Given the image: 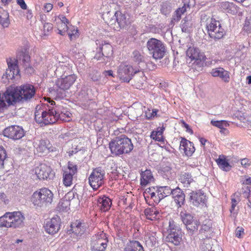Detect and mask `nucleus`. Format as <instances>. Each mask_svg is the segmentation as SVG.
I'll use <instances>...</instances> for the list:
<instances>
[{
	"label": "nucleus",
	"instance_id": "f257e3e1",
	"mask_svg": "<svg viewBox=\"0 0 251 251\" xmlns=\"http://www.w3.org/2000/svg\"><path fill=\"white\" fill-rule=\"evenodd\" d=\"M50 105L47 107L44 105L36 106L34 118L36 122L41 126H45L56 123L58 120L65 122L71 120L72 114L66 109L56 105L55 102L48 98Z\"/></svg>",
	"mask_w": 251,
	"mask_h": 251
},
{
	"label": "nucleus",
	"instance_id": "f03ea898",
	"mask_svg": "<svg viewBox=\"0 0 251 251\" xmlns=\"http://www.w3.org/2000/svg\"><path fill=\"white\" fill-rule=\"evenodd\" d=\"M111 153L115 155L128 153L133 149V145L130 139L125 135L117 137L109 144Z\"/></svg>",
	"mask_w": 251,
	"mask_h": 251
},
{
	"label": "nucleus",
	"instance_id": "7ed1b4c3",
	"mask_svg": "<svg viewBox=\"0 0 251 251\" xmlns=\"http://www.w3.org/2000/svg\"><path fill=\"white\" fill-rule=\"evenodd\" d=\"M53 198L52 192L47 188H43L33 193L31 201L36 207H46L52 203Z\"/></svg>",
	"mask_w": 251,
	"mask_h": 251
},
{
	"label": "nucleus",
	"instance_id": "20e7f679",
	"mask_svg": "<svg viewBox=\"0 0 251 251\" xmlns=\"http://www.w3.org/2000/svg\"><path fill=\"white\" fill-rule=\"evenodd\" d=\"M25 217L20 211L6 213L0 217V226L18 228L24 225Z\"/></svg>",
	"mask_w": 251,
	"mask_h": 251
},
{
	"label": "nucleus",
	"instance_id": "39448f33",
	"mask_svg": "<svg viewBox=\"0 0 251 251\" xmlns=\"http://www.w3.org/2000/svg\"><path fill=\"white\" fill-rule=\"evenodd\" d=\"M147 47L150 54L155 59H161L165 55L166 48L162 41L156 38H150L147 43Z\"/></svg>",
	"mask_w": 251,
	"mask_h": 251
},
{
	"label": "nucleus",
	"instance_id": "423d86ee",
	"mask_svg": "<svg viewBox=\"0 0 251 251\" xmlns=\"http://www.w3.org/2000/svg\"><path fill=\"white\" fill-rule=\"evenodd\" d=\"M108 242L107 235L100 231L93 235L89 244L91 251H105Z\"/></svg>",
	"mask_w": 251,
	"mask_h": 251
},
{
	"label": "nucleus",
	"instance_id": "0eeeda50",
	"mask_svg": "<svg viewBox=\"0 0 251 251\" xmlns=\"http://www.w3.org/2000/svg\"><path fill=\"white\" fill-rule=\"evenodd\" d=\"M189 71L193 69L199 71L203 65V63L206 59V56L203 52L200 51L199 48H191L189 47Z\"/></svg>",
	"mask_w": 251,
	"mask_h": 251
},
{
	"label": "nucleus",
	"instance_id": "6e6552de",
	"mask_svg": "<svg viewBox=\"0 0 251 251\" xmlns=\"http://www.w3.org/2000/svg\"><path fill=\"white\" fill-rule=\"evenodd\" d=\"M118 76L120 80L124 82H128L131 79L133 74H136L139 73L141 75L142 82L145 80V77L143 71H141L139 69L135 70L129 65L122 64L120 65L118 70Z\"/></svg>",
	"mask_w": 251,
	"mask_h": 251
},
{
	"label": "nucleus",
	"instance_id": "1a4fd4ad",
	"mask_svg": "<svg viewBox=\"0 0 251 251\" xmlns=\"http://www.w3.org/2000/svg\"><path fill=\"white\" fill-rule=\"evenodd\" d=\"M76 76L74 74H70L57 80L55 86L57 96L59 98L65 96V91L69 89L76 80Z\"/></svg>",
	"mask_w": 251,
	"mask_h": 251
},
{
	"label": "nucleus",
	"instance_id": "9d476101",
	"mask_svg": "<svg viewBox=\"0 0 251 251\" xmlns=\"http://www.w3.org/2000/svg\"><path fill=\"white\" fill-rule=\"evenodd\" d=\"M105 174L104 170L101 167L94 169L89 177V182L94 190L98 189L104 183Z\"/></svg>",
	"mask_w": 251,
	"mask_h": 251
},
{
	"label": "nucleus",
	"instance_id": "9b49d317",
	"mask_svg": "<svg viewBox=\"0 0 251 251\" xmlns=\"http://www.w3.org/2000/svg\"><path fill=\"white\" fill-rule=\"evenodd\" d=\"M1 99H3L4 103L6 101L9 105H14L16 102H21L18 87H8L2 96H1Z\"/></svg>",
	"mask_w": 251,
	"mask_h": 251
},
{
	"label": "nucleus",
	"instance_id": "f8f14e48",
	"mask_svg": "<svg viewBox=\"0 0 251 251\" xmlns=\"http://www.w3.org/2000/svg\"><path fill=\"white\" fill-rule=\"evenodd\" d=\"M167 231L168 234L166 237V241L172 243L175 245H178L181 240L180 236V231L179 228L176 226L174 221L169 222V226Z\"/></svg>",
	"mask_w": 251,
	"mask_h": 251
},
{
	"label": "nucleus",
	"instance_id": "ddd939ff",
	"mask_svg": "<svg viewBox=\"0 0 251 251\" xmlns=\"http://www.w3.org/2000/svg\"><path fill=\"white\" fill-rule=\"evenodd\" d=\"M20 93V100L21 102H28L34 96L35 89L31 84H25L18 87Z\"/></svg>",
	"mask_w": 251,
	"mask_h": 251
},
{
	"label": "nucleus",
	"instance_id": "4468645a",
	"mask_svg": "<svg viewBox=\"0 0 251 251\" xmlns=\"http://www.w3.org/2000/svg\"><path fill=\"white\" fill-rule=\"evenodd\" d=\"M3 135L10 139L16 140L22 138L25 135L23 128L18 126H11L5 128Z\"/></svg>",
	"mask_w": 251,
	"mask_h": 251
},
{
	"label": "nucleus",
	"instance_id": "2eb2a0df",
	"mask_svg": "<svg viewBox=\"0 0 251 251\" xmlns=\"http://www.w3.org/2000/svg\"><path fill=\"white\" fill-rule=\"evenodd\" d=\"M35 174L40 179H52L54 176L50 166L41 164L35 169Z\"/></svg>",
	"mask_w": 251,
	"mask_h": 251
},
{
	"label": "nucleus",
	"instance_id": "dca6fc26",
	"mask_svg": "<svg viewBox=\"0 0 251 251\" xmlns=\"http://www.w3.org/2000/svg\"><path fill=\"white\" fill-rule=\"evenodd\" d=\"M60 219L58 216L53 217L47 221L45 224V231L50 234L57 233L60 229Z\"/></svg>",
	"mask_w": 251,
	"mask_h": 251
},
{
	"label": "nucleus",
	"instance_id": "f3484780",
	"mask_svg": "<svg viewBox=\"0 0 251 251\" xmlns=\"http://www.w3.org/2000/svg\"><path fill=\"white\" fill-rule=\"evenodd\" d=\"M76 166L74 165L69 162L68 168L64 171L63 175V184L65 186H70L72 184L73 176L76 173Z\"/></svg>",
	"mask_w": 251,
	"mask_h": 251
},
{
	"label": "nucleus",
	"instance_id": "a211bd4d",
	"mask_svg": "<svg viewBox=\"0 0 251 251\" xmlns=\"http://www.w3.org/2000/svg\"><path fill=\"white\" fill-rule=\"evenodd\" d=\"M7 63L8 69H6L5 74L3 75V77L5 76L8 80L12 79L19 74L18 64L13 62L11 59L7 60Z\"/></svg>",
	"mask_w": 251,
	"mask_h": 251
},
{
	"label": "nucleus",
	"instance_id": "6ab92c4d",
	"mask_svg": "<svg viewBox=\"0 0 251 251\" xmlns=\"http://www.w3.org/2000/svg\"><path fill=\"white\" fill-rule=\"evenodd\" d=\"M190 202L194 206L198 207L203 204L206 201V196L200 190L191 193Z\"/></svg>",
	"mask_w": 251,
	"mask_h": 251
},
{
	"label": "nucleus",
	"instance_id": "aec40b11",
	"mask_svg": "<svg viewBox=\"0 0 251 251\" xmlns=\"http://www.w3.org/2000/svg\"><path fill=\"white\" fill-rule=\"evenodd\" d=\"M114 17L118 25V27H115V30H119L120 29L126 28L130 24L127 16L120 11H117L115 13Z\"/></svg>",
	"mask_w": 251,
	"mask_h": 251
},
{
	"label": "nucleus",
	"instance_id": "412c9836",
	"mask_svg": "<svg viewBox=\"0 0 251 251\" xmlns=\"http://www.w3.org/2000/svg\"><path fill=\"white\" fill-rule=\"evenodd\" d=\"M17 64L19 62L22 64L25 68L30 67V57L28 54V51L24 49L19 51L17 55V59L13 60Z\"/></svg>",
	"mask_w": 251,
	"mask_h": 251
},
{
	"label": "nucleus",
	"instance_id": "4be33fe9",
	"mask_svg": "<svg viewBox=\"0 0 251 251\" xmlns=\"http://www.w3.org/2000/svg\"><path fill=\"white\" fill-rule=\"evenodd\" d=\"M211 74L214 77H220L224 82H228L229 81V73L223 68L219 67L212 69Z\"/></svg>",
	"mask_w": 251,
	"mask_h": 251
},
{
	"label": "nucleus",
	"instance_id": "5701e85b",
	"mask_svg": "<svg viewBox=\"0 0 251 251\" xmlns=\"http://www.w3.org/2000/svg\"><path fill=\"white\" fill-rule=\"evenodd\" d=\"M172 197L176 203L180 207L184 204L185 195L183 191L178 187L173 189Z\"/></svg>",
	"mask_w": 251,
	"mask_h": 251
},
{
	"label": "nucleus",
	"instance_id": "b1692460",
	"mask_svg": "<svg viewBox=\"0 0 251 251\" xmlns=\"http://www.w3.org/2000/svg\"><path fill=\"white\" fill-rule=\"evenodd\" d=\"M97 42H99L100 44L99 47L97 48L99 51L101 52L102 55L108 58L111 56L113 54V49L112 46L108 44L104 43L100 44L99 41H97Z\"/></svg>",
	"mask_w": 251,
	"mask_h": 251
},
{
	"label": "nucleus",
	"instance_id": "393cba45",
	"mask_svg": "<svg viewBox=\"0 0 251 251\" xmlns=\"http://www.w3.org/2000/svg\"><path fill=\"white\" fill-rule=\"evenodd\" d=\"M70 230L77 235H81L85 231V224L80 221H76L71 224Z\"/></svg>",
	"mask_w": 251,
	"mask_h": 251
},
{
	"label": "nucleus",
	"instance_id": "a878e982",
	"mask_svg": "<svg viewBox=\"0 0 251 251\" xmlns=\"http://www.w3.org/2000/svg\"><path fill=\"white\" fill-rule=\"evenodd\" d=\"M220 6L223 10L232 15L237 14L238 11V7L233 2L223 1L221 3Z\"/></svg>",
	"mask_w": 251,
	"mask_h": 251
},
{
	"label": "nucleus",
	"instance_id": "bb28decb",
	"mask_svg": "<svg viewBox=\"0 0 251 251\" xmlns=\"http://www.w3.org/2000/svg\"><path fill=\"white\" fill-rule=\"evenodd\" d=\"M98 202L99 207L103 211L108 210L112 204L111 199L106 196L100 198L98 200Z\"/></svg>",
	"mask_w": 251,
	"mask_h": 251
},
{
	"label": "nucleus",
	"instance_id": "cd10ccee",
	"mask_svg": "<svg viewBox=\"0 0 251 251\" xmlns=\"http://www.w3.org/2000/svg\"><path fill=\"white\" fill-rule=\"evenodd\" d=\"M153 179V177L150 170H146L144 172H142L140 179L141 185L146 186Z\"/></svg>",
	"mask_w": 251,
	"mask_h": 251
},
{
	"label": "nucleus",
	"instance_id": "c85d7f7f",
	"mask_svg": "<svg viewBox=\"0 0 251 251\" xmlns=\"http://www.w3.org/2000/svg\"><path fill=\"white\" fill-rule=\"evenodd\" d=\"M132 57L134 61L138 63L139 64V70L142 71L144 69L143 68L146 66L145 63L144 61L143 56L137 50H134L132 52Z\"/></svg>",
	"mask_w": 251,
	"mask_h": 251
},
{
	"label": "nucleus",
	"instance_id": "c756f323",
	"mask_svg": "<svg viewBox=\"0 0 251 251\" xmlns=\"http://www.w3.org/2000/svg\"><path fill=\"white\" fill-rule=\"evenodd\" d=\"M225 31L219 24L216 26L210 33L209 34L211 38L220 39L223 37L225 34Z\"/></svg>",
	"mask_w": 251,
	"mask_h": 251
},
{
	"label": "nucleus",
	"instance_id": "7c9ffc66",
	"mask_svg": "<svg viewBox=\"0 0 251 251\" xmlns=\"http://www.w3.org/2000/svg\"><path fill=\"white\" fill-rule=\"evenodd\" d=\"M124 251H144L140 243L137 241H133L127 244Z\"/></svg>",
	"mask_w": 251,
	"mask_h": 251
},
{
	"label": "nucleus",
	"instance_id": "2f4dec72",
	"mask_svg": "<svg viewBox=\"0 0 251 251\" xmlns=\"http://www.w3.org/2000/svg\"><path fill=\"white\" fill-rule=\"evenodd\" d=\"M146 244L149 247L154 246L157 242L156 234L155 232H148L145 237Z\"/></svg>",
	"mask_w": 251,
	"mask_h": 251
},
{
	"label": "nucleus",
	"instance_id": "473e14b6",
	"mask_svg": "<svg viewBox=\"0 0 251 251\" xmlns=\"http://www.w3.org/2000/svg\"><path fill=\"white\" fill-rule=\"evenodd\" d=\"M0 24L4 28L8 27L10 24L9 13L3 9L0 11Z\"/></svg>",
	"mask_w": 251,
	"mask_h": 251
},
{
	"label": "nucleus",
	"instance_id": "72a5a7b5",
	"mask_svg": "<svg viewBox=\"0 0 251 251\" xmlns=\"http://www.w3.org/2000/svg\"><path fill=\"white\" fill-rule=\"evenodd\" d=\"M186 5L181 8H179L174 12L171 20V24L174 25L176 23H177L180 19L181 16L186 11Z\"/></svg>",
	"mask_w": 251,
	"mask_h": 251
},
{
	"label": "nucleus",
	"instance_id": "f704fd0d",
	"mask_svg": "<svg viewBox=\"0 0 251 251\" xmlns=\"http://www.w3.org/2000/svg\"><path fill=\"white\" fill-rule=\"evenodd\" d=\"M156 192L158 197L162 200L171 194L172 195L173 189L169 186H161L157 189Z\"/></svg>",
	"mask_w": 251,
	"mask_h": 251
},
{
	"label": "nucleus",
	"instance_id": "c9c22d12",
	"mask_svg": "<svg viewBox=\"0 0 251 251\" xmlns=\"http://www.w3.org/2000/svg\"><path fill=\"white\" fill-rule=\"evenodd\" d=\"M164 127H159L156 131H153L151 134V137L152 139L159 142L163 141V132L164 130Z\"/></svg>",
	"mask_w": 251,
	"mask_h": 251
},
{
	"label": "nucleus",
	"instance_id": "e433bc0d",
	"mask_svg": "<svg viewBox=\"0 0 251 251\" xmlns=\"http://www.w3.org/2000/svg\"><path fill=\"white\" fill-rule=\"evenodd\" d=\"M56 72L66 73L68 75L72 72V67L68 63H62L57 67Z\"/></svg>",
	"mask_w": 251,
	"mask_h": 251
},
{
	"label": "nucleus",
	"instance_id": "4c0bfd02",
	"mask_svg": "<svg viewBox=\"0 0 251 251\" xmlns=\"http://www.w3.org/2000/svg\"><path fill=\"white\" fill-rule=\"evenodd\" d=\"M200 225V222L196 218L192 217L191 219H189V231H192V232L197 231L198 227Z\"/></svg>",
	"mask_w": 251,
	"mask_h": 251
},
{
	"label": "nucleus",
	"instance_id": "58836bf2",
	"mask_svg": "<svg viewBox=\"0 0 251 251\" xmlns=\"http://www.w3.org/2000/svg\"><path fill=\"white\" fill-rule=\"evenodd\" d=\"M181 139L179 149V151L181 153L184 154L186 156H188L187 150L188 145L187 140L183 137H181Z\"/></svg>",
	"mask_w": 251,
	"mask_h": 251
},
{
	"label": "nucleus",
	"instance_id": "ea45409f",
	"mask_svg": "<svg viewBox=\"0 0 251 251\" xmlns=\"http://www.w3.org/2000/svg\"><path fill=\"white\" fill-rule=\"evenodd\" d=\"M180 216L181 221L187 229L188 225V212L187 211V209H185V208H183L180 211Z\"/></svg>",
	"mask_w": 251,
	"mask_h": 251
},
{
	"label": "nucleus",
	"instance_id": "a19ab883",
	"mask_svg": "<svg viewBox=\"0 0 251 251\" xmlns=\"http://www.w3.org/2000/svg\"><path fill=\"white\" fill-rule=\"evenodd\" d=\"M221 156H219V158L216 160V162L220 168H222L223 170H226V168L229 167V164L227 161L223 158L221 157Z\"/></svg>",
	"mask_w": 251,
	"mask_h": 251
},
{
	"label": "nucleus",
	"instance_id": "79ce46f5",
	"mask_svg": "<svg viewBox=\"0 0 251 251\" xmlns=\"http://www.w3.org/2000/svg\"><path fill=\"white\" fill-rule=\"evenodd\" d=\"M68 34L71 40L75 39L79 36L78 29L75 27H72L71 29L68 27Z\"/></svg>",
	"mask_w": 251,
	"mask_h": 251
},
{
	"label": "nucleus",
	"instance_id": "37998d69",
	"mask_svg": "<svg viewBox=\"0 0 251 251\" xmlns=\"http://www.w3.org/2000/svg\"><path fill=\"white\" fill-rule=\"evenodd\" d=\"M154 211L155 212V207H151L146 209L144 211V213L146 218L151 221L155 219Z\"/></svg>",
	"mask_w": 251,
	"mask_h": 251
},
{
	"label": "nucleus",
	"instance_id": "c03bdc74",
	"mask_svg": "<svg viewBox=\"0 0 251 251\" xmlns=\"http://www.w3.org/2000/svg\"><path fill=\"white\" fill-rule=\"evenodd\" d=\"M211 124L215 126L218 127L219 128H223V127H226L229 126L228 123L226 121H214L211 120Z\"/></svg>",
	"mask_w": 251,
	"mask_h": 251
},
{
	"label": "nucleus",
	"instance_id": "a18cd8bd",
	"mask_svg": "<svg viewBox=\"0 0 251 251\" xmlns=\"http://www.w3.org/2000/svg\"><path fill=\"white\" fill-rule=\"evenodd\" d=\"M171 10V6L168 2H163L161 5L160 12L162 14L167 15L170 13Z\"/></svg>",
	"mask_w": 251,
	"mask_h": 251
},
{
	"label": "nucleus",
	"instance_id": "49530a36",
	"mask_svg": "<svg viewBox=\"0 0 251 251\" xmlns=\"http://www.w3.org/2000/svg\"><path fill=\"white\" fill-rule=\"evenodd\" d=\"M161 173L164 178L169 179L171 174V168L167 166L162 167Z\"/></svg>",
	"mask_w": 251,
	"mask_h": 251
},
{
	"label": "nucleus",
	"instance_id": "de8ad7c7",
	"mask_svg": "<svg viewBox=\"0 0 251 251\" xmlns=\"http://www.w3.org/2000/svg\"><path fill=\"white\" fill-rule=\"evenodd\" d=\"M219 22L216 21L215 20L211 19L210 22L209 23H208L206 25V28L207 29L208 34L211 32L215 27L216 26L219 24Z\"/></svg>",
	"mask_w": 251,
	"mask_h": 251
},
{
	"label": "nucleus",
	"instance_id": "09e8293b",
	"mask_svg": "<svg viewBox=\"0 0 251 251\" xmlns=\"http://www.w3.org/2000/svg\"><path fill=\"white\" fill-rule=\"evenodd\" d=\"M6 151L2 147L0 146V169L3 168L4 160L6 158Z\"/></svg>",
	"mask_w": 251,
	"mask_h": 251
},
{
	"label": "nucleus",
	"instance_id": "8fccbe9b",
	"mask_svg": "<svg viewBox=\"0 0 251 251\" xmlns=\"http://www.w3.org/2000/svg\"><path fill=\"white\" fill-rule=\"evenodd\" d=\"M239 195H237V193H235L232 196V198L231 199V207L230 209L231 212L234 210L235 206L239 201Z\"/></svg>",
	"mask_w": 251,
	"mask_h": 251
},
{
	"label": "nucleus",
	"instance_id": "3c124183",
	"mask_svg": "<svg viewBox=\"0 0 251 251\" xmlns=\"http://www.w3.org/2000/svg\"><path fill=\"white\" fill-rule=\"evenodd\" d=\"M188 18L185 17L182 21L180 25V27L182 32H187L188 31Z\"/></svg>",
	"mask_w": 251,
	"mask_h": 251
},
{
	"label": "nucleus",
	"instance_id": "603ef678",
	"mask_svg": "<svg viewBox=\"0 0 251 251\" xmlns=\"http://www.w3.org/2000/svg\"><path fill=\"white\" fill-rule=\"evenodd\" d=\"M45 142L44 141H40L36 147V150L40 152H44L48 150V148L45 145Z\"/></svg>",
	"mask_w": 251,
	"mask_h": 251
},
{
	"label": "nucleus",
	"instance_id": "864d4df0",
	"mask_svg": "<svg viewBox=\"0 0 251 251\" xmlns=\"http://www.w3.org/2000/svg\"><path fill=\"white\" fill-rule=\"evenodd\" d=\"M244 30L249 33L251 32V19H247L245 21Z\"/></svg>",
	"mask_w": 251,
	"mask_h": 251
},
{
	"label": "nucleus",
	"instance_id": "5fc2aeb1",
	"mask_svg": "<svg viewBox=\"0 0 251 251\" xmlns=\"http://www.w3.org/2000/svg\"><path fill=\"white\" fill-rule=\"evenodd\" d=\"M189 160V164L192 167L199 166L200 164V161L198 158H195L194 157L190 158Z\"/></svg>",
	"mask_w": 251,
	"mask_h": 251
},
{
	"label": "nucleus",
	"instance_id": "6e6d98bb",
	"mask_svg": "<svg viewBox=\"0 0 251 251\" xmlns=\"http://www.w3.org/2000/svg\"><path fill=\"white\" fill-rule=\"evenodd\" d=\"M240 193H242L243 195V197L245 198H248L249 196L250 193V187L247 186H245L242 188Z\"/></svg>",
	"mask_w": 251,
	"mask_h": 251
},
{
	"label": "nucleus",
	"instance_id": "4d7b16f0",
	"mask_svg": "<svg viewBox=\"0 0 251 251\" xmlns=\"http://www.w3.org/2000/svg\"><path fill=\"white\" fill-rule=\"evenodd\" d=\"M90 76L91 79L94 81H98L100 78V75L99 73L97 71H92V73L90 74Z\"/></svg>",
	"mask_w": 251,
	"mask_h": 251
},
{
	"label": "nucleus",
	"instance_id": "13d9d810",
	"mask_svg": "<svg viewBox=\"0 0 251 251\" xmlns=\"http://www.w3.org/2000/svg\"><path fill=\"white\" fill-rule=\"evenodd\" d=\"M61 24L63 25V28L62 29H61V27L59 26V28H58V34L63 35L66 31H67L68 30V26L67 25H65V24H63L61 23Z\"/></svg>",
	"mask_w": 251,
	"mask_h": 251
},
{
	"label": "nucleus",
	"instance_id": "bf43d9fd",
	"mask_svg": "<svg viewBox=\"0 0 251 251\" xmlns=\"http://www.w3.org/2000/svg\"><path fill=\"white\" fill-rule=\"evenodd\" d=\"M241 165L244 167H248L251 165V161L248 158H243L241 160Z\"/></svg>",
	"mask_w": 251,
	"mask_h": 251
},
{
	"label": "nucleus",
	"instance_id": "052dcab7",
	"mask_svg": "<svg viewBox=\"0 0 251 251\" xmlns=\"http://www.w3.org/2000/svg\"><path fill=\"white\" fill-rule=\"evenodd\" d=\"M52 25L50 23H45L44 25V31L45 34H46V32H49L52 29Z\"/></svg>",
	"mask_w": 251,
	"mask_h": 251
},
{
	"label": "nucleus",
	"instance_id": "680f3d73",
	"mask_svg": "<svg viewBox=\"0 0 251 251\" xmlns=\"http://www.w3.org/2000/svg\"><path fill=\"white\" fill-rule=\"evenodd\" d=\"M236 236L240 238L242 237V235L244 234V229L242 227H237L236 228Z\"/></svg>",
	"mask_w": 251,
	"mask_h": 251
},
{
	"label": "nucleus",
	"instance_id": "e2e57ef3",
	"mask_svg": "<svg viewBox=\"0 0 251 251\" xmlns=\"http://www.w3.org/2000/svg\"><path fill=\"white\" fill-rule=\"evenodd\" d=\"M17 3L20 6L21 8L23 9H26L27 8L26 4H25L24 0H17Z\"/></svg>",
	"mask_w": 251,
	"mask_h": 251
},
{
	"label": "nucleus",
	"instance_id": "0e129e2a",
	"mask_svg": "<svg viewBox=\"0 0 251 251\" xmlns=\"http://www.w3.org/2000/svg\"><path fill=\"white\" fill-rule=\"evenodd\" d=\"M97 52L95 55L94 58L96 59L97 60H101L102 58H103V56L102 55L101 52L99 51L98 50H97Z\"/></svg>",
	"mask_w": 251,
	"mask_h": 251
},
{
	"label": "nucleus",
	"instance_id": "69168bd1",
	"mask_svg": "<svg viewBox=\"0 0 251 251\" xmlns=\"http://www.w3.org/2000/svg\"><path fill=\"white\" fill-rule=\"evenodd\" d=\"M0 200L3 201L5 204L8 202V200L6 199V196L4 193L0 194Z\"/></svg>",
	"mask_w": 251,
	"mask_h": 251
},
{
	"label": "nucleus",
	"instance_id": "338daca9",
	"mask_svg": "<svg viewBox=\"0 0 251 251\" xmlns=\"http://www.w3.org/2000/svg\"><path fill=\"white\" fill-rule=\"evenodd\" d=\"M59 18L60 21L59 23H60V24H61V23H62L68 25L69 24V21L65 16L63 15L60 16Z\"/></svg>",
	"mask_w": 251,
	"mask_h": 251
},
{
	"label": "nucleus",
	"instance_id": "774afa93",
	"mask_svg": "<svg viewBox=\"0 0 251 251\" xmlns=\"http://www.w3.org/2000/svg\"><path fill=\"white\" fill-rule=\"evenodd\" d=\"M52 7L53 6L50 3H47L44 6L45 10L47 12H50L52 9Z\"/></svg>",
	"mask_w": 251,
	"mask_h": 251
}]
</instances>
